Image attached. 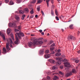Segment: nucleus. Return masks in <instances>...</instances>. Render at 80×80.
Wrapping results in <instances>:
<instances>
[{
    "label": "nucleus",
    "instance_id": "obj_1",
    "mask_svg": "<svg viewBox=\"0 0 80 80\" xmlns=\"http://www.w3.org/2000/svg\"><path fill=\"white\" fill-rule=\"evenodd\" d=\"M8 42L7 43V45H6V48L7 50H10V48H9V41L11 44H12L13 43V42H12V40L11 38H10L8 39V40H7Z\"/></svg>",
    "mask_w": 80,
    "mask_h": 80
},
{
    "label": "nucleus",
    "instance_id": "obj_2",
    "mask_svg": "<svg viewBox=\"0 0 80 80\" xmlns=\"http://www.w3.org/2000/svg\"><path fill=\"white\" fill-rule=\"evenodd\" d=\"M43 42L42 41H38L37 40H35L34 42V45H40V44H42Z\"/></svg>",
    "mask_w": 80,
    "mask_h": 80
},
{
    "label": "nucleus",
    "instance_id": "obj_3",
    "mask_svg": "<svg viewBox=\"0 0 80 80\" xmlns=\"http://www.w3.org/2000/svg\"><path fill=\"white\" fill-rule=\"evenodd\" d=\"M56 60L58 61L57 62V64L58 65H60V64H61L62 62H61V61L62 60V58H56Z\"/></svg>",
    "mask_w": 80,
    "mask_h": 80
},
{
    "label": "nucleus",
    "instance_id": "obj_4",
    "mask_svg": "<svg viewBox=\"0 0 80 80\" xmlns=\"http://www.w3.org/2000/svg\"><path fill=\"white\" fill-rule=\"evenodd\" d=\"M68 40H76V38H75V37H74L72 36H68Z\"/></svg>",
    "mask_w": 80,
    "mask_h": 80
},
{
    "label": "nucleus",
    "instance_id": "obj_5",
    "mask_svg": "<svg viewBox=\"0 0 80 80\" xmlns=\"http://www.w3.org/2000/svg\"><path fill=\"white\" fill-rule=\"evenodd\" d=\"M15 25H16V24L15 23H9V26L10 27H15V28H16L17 26Z\"/></svg>",
    "mask_w": 80,
    "mask_h": 80
},
{
    "label": "nucleus",
    "instance_id": "obj_6",
    "mask_svg": "<svg viewBox=\"0 0 80 80\" xmlns=\"http://www.w3.org/2000/svg\"><path fill=\"white\" fill-rule=\"evenodd\" d=\"M35 41H34L33 42V43L32 42H28V45L29 47H31V46H32V45H33L34 46H35L36 45H34V42Z\"/></svg>",
    "mask_w": 80,
    "mask_h": 80
},
{
    "label": "nucleus",
    "instance_id": "obj_7",
    "mask_svg": "<svg viewBox=\"0 0 80 80\" xmlns=\"http://www.w3.org/2000/svg\"><path fill=\"white\" fill-rule=\"evenodd\" d=\"M48 62H50V63H52V64H54V63H56V62L55 61L53 60L52 59H48Z\"/></svg>",
    "mask_w": 80,
    "mask_h": 80
},
{
    "label": "nucleus",
    "instance_id": "obj_8",
    "mask_svg": "<svg viewBox=\"0 0 80 80\" xmlns=\"http://www.w3.org/2000/svg\"><path fill=\"white\" fill-rule=\"evenodd\" d=\"M16 41L15 42V44H18V42L19 40L18 39V37L17 36V34H16Z\"/></svg>",
    "mask_w": 80,
    "mask_h": 80
},
{
    "label": "nucleus",
    "instance_id": "obj_9",
    "mask_svg": "<svg viewBox=\"0 0 80 80\" xmlns=\"http://www.w3.org/2000/svg\"><path fill=\"white\" fill-rule=\"evenodd\" d=\"M44 57L45 58L47 59L48 58H49L51 57V55H50V54H46L45 55Z\"/></svg>",
    "mask_w": 80,
    "mask_h": 80
},
{
    "label": "nucleus",
    "instance_id": "obj_10",
    "mask_svg": "<svg viewBox=\"0 0 80 80\" xmlns=\"http://www.w3.org/2000/svg\"><path fill=\"white\" fill-rule=\"evenodd\" d=\"M69 65H70V63L68 62H66L64 63V66L65 67H69Z\"/></svg>",
    "mask_w": 80,
    "mask_h": 80
},
{
    "label": "nucleus",
    "instance_id": "obj_11",
    "mask_svg": "<svg viewBox=\"0 0 80 80\" xmlns=\"http://www.w3.org/2000/svg\"><path fill=\"white\" fill-rule=\"evenodd\" d=\"M20 33H18V32H17L16 34H15V38L16 37V35H17V36H18L19 38H21V37H20Z\"/></svg>",
    "mask_w": 80,
    "mask_h": 80
},
{
    "label": "nucleus",
    "instance_id": "obj_12",
    "mask_svg": "<svg viewBox=\"0 0 80 80\" xmlns=\"http://www.w3.org/2000/svg\"><path fill=\"white\" fill-rule=\"evenodd\" d=\"M3 53H7V50L4 47L3 48Z\"/></svg>",
    "mask_w": 80,
    "mask_h": 80
},
{
    "label": "nucleus",
    "instance_id": "obj_13",
    "mask_svg": "<svg viewBox=\"0 0 80 80\" xmlns=\"http://www.w3.org/2000/svg\"><path fill=\"white\" fill-rule=\"evenodd\" d=\"M70 75H72V73H68L66 74L65 77H69V76H70Z\"/></svg>",
    "mask_w": 80,
    "mask_h": 80
},
{
    "label": "nucleus",
    "instance_id": "obj_14",
    "mask_svg": "<svg viewBox=\"0 0 80 80\" xmlns=\"http://www.w3.org/2000/svg\"><path fill=\"white\" fill-rule=\"evenodd\" d=\"M43 50H40L39 51V54L40 55H43Z\"/></svg>",
    "mask_w": 80,
    "mask_h": 80
},
{
    "label": "nucleus",
    "instance_id": "obj_15",
    "mask_svg": "<svg viewBox=\"0 0 80 80\" xmlns=\"http://www.w3.org/2000/svg\"><path fill=\"white\" fill-rule=\"evenodd\" d=\"M15 18L17 20H20V18H19V17L18 16L16 15L15 16Z\"/></svg>",
    "mask_w": 80,
    "mask_h": 80
},
{
    "label": "nucleus",
    "instance_id": "obj_16",
    "mask_svg": "<svg viewBox=\"0 0 80 80\" xmlns=\"http://www.w3.org/2000/svg\"><path fill=\"white\" fill-rule=\"evenodd\" d=\"M59 78H58V77L57 76H55L54 77V78H53L54 80H57L58 79H59Z\"/></svg>",
    "mask_w": 80,
    "mask_h": 80
},
{
    "label": "nucleus",
    "instance_id": "obj_17",
    "mask_svg": "<svg viewBox=\"0 0 80 80\" xmlns=\"http://www.w3.org/2000/svg\"><path fill=\"white\" fill-rule=\"evenodd\" d=\"M60 55H61V53H60V52H57L56 54V57H58L60 56Z\"/></svg>",
    "mask_w": 80,
    "mask_h": 80
},
{
    "label": "nucleus",
    "instance_id": "obj_18",
    "mask_svg": "<svg viewBox=\"0 0 80 80\" xmlns=\"http://www.w3.org/2000/svg\"><path fill=\"white\" fill-rule=\"evenodd\" d=\"M11 31V29L10 28H8L7 29V32L8 34H9L10 33V31Z\"/></svg>",
    "mask_w": 80,
    "mask_h": 80
},
{
    "label": "nucleus",
    "instance_id": "obj_19",
    "mask_svg": "<svg viewBox=\"0 0 80 80\" xmlns=\"http://www.w3.org/2000/svg\"><path fill=\"white\" fill-rule=\"evenodd\" d=\"M42 2V0H38L37 1V4H38V3H41Z\"/></svg>",
    "mask_w": 80,
    "mask_h": 80
},
{
    "label": "nucleus",
    "instance_id": "obj_20",
    "mask_svg": "<svg viewBox=\"0 0 80 80\" xmlns=\"http://www.w3.org/2000/svg\"><path fill=\"white\" fill-rule=\"evenodd\" d=\"M14 3H13V2L12 1H11L9 3V5H13Z\"/></svg>",
    "mask_w": 80,
    "mask_h": 80
},
{
    "label": "nucleus",
    "instance_id": "obj_21",
    "mask_svg": "<svg viewBox=\"0 0 80 80\" xmlns=\"http://www.w3.org/2000/svg\"><path fill=\"white\" fill-rule=\"evenodd\" d=\"M72 72L73 73H76L77 71L75 69H73L72 70Z\"/></svg>",
    "mask_w": 80,
    "mask_h": 80
},
{
    "label": "nucleus",
    "instance_id": "obj_22",
    "mask_svg": "<svg viewBox=\"0 0 80 80\" xmlns=\"http://www.w3.org/2000/svg\"><path fill=\"white\" fill-rule=\"evenodd\" d=\"M24 12H28V9L27 8H25L24 10Z\"/></svg>",
    "mask_w": 80,
    "mask_h": 80
},
{
    "label": "nucleus",
    "instance_id": "obj_23",
    "mask_svg": "<svg viewBox=\"0 0 80 80\" xmlns=\"http://www.w3.org/2000/svg\"><path fill=\"white\" fill-rule=\"evenodd\" d=\"M51 14L52 16H54V12H53V11L52 10H51Z\"/></svg>",
    "mask_w": 80,
    "mask_h": 80
},
{
    "label": "nucleus",
    "instance_id": "obj_24",
    "mask_svg": "<svg viewBox=\"0 0 80 80\" xmlns=\"http://www.w3.org/2000/svg\"><path fill=\"white\" fill-rule=\"evenodd\" d=\"M57 68H58V67H57V66H54L52 67L53 70H55L56 69H57Z\"/></svg>",
    "mask_w": 80,
    "mask_h": 80
},
{
    "label": "nucleus",
    "instance_id": "obj_25",
    "mask_svg": "<svg viewBox=\"0 0 80 80\" xmlns=\"http://www.w3.org/2000/svg\"><path fill=\"white\" fill-rule=\"evenodd\" d=\"M36 2H37V0H32L31 2L32 3H35Z\"/></svg>",
    "mask_w": 80,
    "mask_h": 80
},
{
    "label": "nucleus",
    "instance_id": "obj_26",
    "mask_svg": "<svg viewBox=\"0 0 80 80\" xmlns=\"http://www.w3.org/2000/svg\"><path fill=\"white\" fill-rule=\"evenodd\" d=\"M19 13H20L21 14H22L24 13V12H23V11L22 10H20L19 11Z\"/></svg>",
    "mask_w": 80,
    "mask_h": 80
},
{
    "label": "nucleus",
    "instance_id": "obj_27",
    "mask_svg": "<svg viewBox=\"0 0 80 80\" xmlns=\"http://www.w3.org/2000/svg\"><path fill=\"white\" fill-rule=\"evenodd\" d=\"M1 37H2L3 40H4V41H5L6 39H5V35H4V34H3Z\"/></svg>",
    "mask_w": 80,
    "mask_h": 80
},
{
    "label": "nucleus",
    "instance_id": "obj_28",
    "mask_svg": "<svg viewBox=\"0 0 80 80\" xmlns=\"http://www.w3.org/2000/svg\"><path fill=\"white\" fill-rule=\"evenodd\" d=\"M21 1H22V0H16V3H19L21 2Z\"/></svg>",
    "mask_w": 80,
    "mask_h": 80
},
{
    "label": "nucleus",
    "instance_id": "obj_29",
    "mask_svg": "<svg viewBox=\"0 0 80 80\" xmlns=\"http://www.w3.org/2000/svg\"><path fill=\"white\" fill-rule=\"evenodd\" d=\"M40 6H38L37 7V10L38 11V12H39L40 11Z\"/></svg>",
    "mask_w": 80,
    "mask_h": 80
},
{
    "label": "nucleus",
    "instance_id": "obj_30",
    "mask_svg": "<svg viewBox=\"0 0 80 80\" xmlns=\"http://www.w3.org/2000/svg\"><path fill=\"white\" fill-rule=\"evenodd\" d=\"M20 35L21 37H24V34L22 32H20Z\"/></svg>",
    "mask_w": 80,
    "mask_h": 80
},
{
    "label": "nucleus",
    "instance_id": "obj_31",
    "mask_svg": "<svg viewBox=\"0 0 80 80\" xmlns=\"http://www.w3.org/2000/svg\"><path fill=\"white\" fill-rule=\"evenodd\" d=\"M24 17H25V15H22V20H24V19H25Z\"/></svg>",
    "mask_w": 80,
    "mask_h": 80
},
{
    "label": "nucleus",
    "instance_id": "obj_32",
    "mask_svg": "<svg viewBox=\"0 0 80 80\" xmlns=\"http://www.w3.org/2000/svg\"><path fill=\"white\" fill-rule=\"evenodd\" d=\"M50 50L51 51H52V50H54V48L51 47L50 48Z\"/></svg>",
    "mask_w": 80,
    "mask_h": 80
},
{
    "label": "nucleus",
    "instance_id": "obj_33",
    "mask_svg": "<svg viewBox=\"0 0 80 80\" xmlns=\"http://www.w3.org/2000/svg\"><path fill=\"white\" fill-rule=\"evenodd\" d=\"M55 13H56V15L58 16V12L57 11V10L56 9L55 10Z\"/></svg>",
    "mask_w": 80,
    "mask_h": 80
},
{
    "label": "nucleus",
    "instance_id": "obj_34",
    "mask_svg": "<svg viewBox=\"0 0 80 80\" xmlns=\"http://www.w3.org/2000/svg\"><path fill=\"white\" fill-rule=\"evenodd\" d=\"M59 18H60V19H63V18H64V17L62 16H60L59 17Z\"/></svg>",
    "mask_w": 80,
    "mask_h": 80
},
{
    "label": "nucleus",
    "instance_id": "obj_35",
    "mask_svg": "<svg viewBox=\"0 0 80 80\" xmlns=\"http://www.w3.org/2000/svg\"><path fill=\"white\" fill-rule=\"evenodd\" d=\"M50 51L49 50H47L46 51V53H48Z\"/></svg>",
    "mask_w": 80,
    "mask_h": 80
},
{
    "label": "nucleus",
    "instance_id": "obj_36",
    "mask_svg": "<svg viewBox=\"0 0 80 80\" xmlns=\"http://www.w3.org/2000/svg\"><path fill=\"white\" fill-rule=\"evenodd\" d=\"M72 27H73V25H72V24L70 25L69 26V28H71V29H72L73 28H72Z\"/></svg>",
    "mask_w": 80,
    "mask_h": 80
},
{
    "label": "nucleus",
    "instance_id": "obj_37",
    "mask_svg": "<svg viewBox=\"0 0 80 80\" xmlns=\"http://www.w3.org/2000/svg\"><path fill=\"white\" fill-rule=\"evenodd\" d=\"M47 80H50V77L49 76H47Z\"/></svg>",
    "mask_w": 80,
    "mask_h": 80
},
{
    "label": "nucleus",
    "instance_id": "obj_38",
    "mask_svg": "<svg viewBox=\"0 0 80 80\" xmlns=\"http://www.w3.org/2000/svg\"><path fill=\"white\" fill-rule=\"evenodd\" d=\"M62 62H68V60H67V59H65L62 60Z\"/></svg>",
    "mask_w": 80,
    "mask_h": 80
},
{
    "label": "nucleus",
    "instance_id": "obj_39",
    "mask_svg": "<svg viewBox=\"0 0 80 80\" xmlns=\"http://www.w3.org/2000/svg\"><path fill=\"white\" fill-rule=\"evenodd\" d=\"M5 3H8L9 2L8 0H5Z\"/></svg>",
    "mask_w": 80,
    "mask_h": 80
},
{
    "label": "nucleus",
    "instance_id": "obj_40",
    "mask_svg": "<svg viewBox=\"0 0 80 80\" xmlns=\"http://www.w3.org/2000/svg\"><path fill=\"white\" fill-rule=\"evenodd\" d=\"M11 36H12V38L13 39V40L14 41L15 40L14 39V38H13V34H11Z\"/></svg>",
    "mask_w": 80,
    "mask_h": 80
},
{
    "label": "nucleus",
    "instance_id": "obj_41",
    "mask_svg": "<svg viewBox=\"0 0 80 80\" xmlns=\"http://www.w3.org/2000/svg\"><path fill=\"white\" fill-rule=\"evenodd\" d=\"M43 39V38H40L38 39V40H42V39Z\"/></svg>",
    "mask_w": 80,
    "mask_h": 80
},
{
    "label": "nucleus",
    "instance_id": "obj_42",
    "mask_svg": "<svg viewBox=\"0 0 80 80\" xmlns=\"http://www.w3.org/2000/svg\"><path fill=\"white\" fill-rule=\"evenodd\" d=\"M18 29H19V30H20V29L21 28V26H19L18 27Z\"/></svg>",
    "mask_w": 80,
    "mask_h": 80
},
{
    "label": "nucleus",
    "instance_id": "obj_43",
    "mask_svg": "<svg viewBox=\"0 0 80 80\" xmlns=\"http://www.w3.org/2000/svg\"><path fill=\"white\" fill-rule=\"evenodd\" d=\"M41 13L42 15H44V16H45V14H44V12H43V11H41Z\"/></svg>",
    "mask_w": 80,
    "mask_h": 80
},
{
    "label": "nucleus",
    "instance_id": "obj_44",
    "mask_svg": "<svg viewBox=\"0 0 80 80\" xmlns=\"http://www.w3.org/2000/svg\"><path fill=\"white\" fill-rule=\"evenodd\" d=\"M56 20H58V21L59 20V18H58V17H57V16L56 17Z\"/></svg>",
    "mask_w": 80,
    "mask_h": 80
},
{
    "label": "nucleus",
    "instance_id": "obj_45",
    "mask_svg": "<svg viewBox=\"0 0 80 80\" xmlns=\"http://www.w3.org/2000/svg\"><path fill=\"white\" fill-rule=\"evenodd\" d=\"M30 13H31V14H33V10L31 11L30 12Z\"/></svg>",
    "mask_w": 80,
    "mask_h": 80
},
{
    "label": "nucleus",
    "instance_id": "obj_46",
    "mask_svg": "<svg viewBox=\"0 0 80 80\" xmlns=\"http://www.w3.org/2000/svg\"><path fill=\"white\" fill-rule=\"evenodd\" d=\"M54 53H55V52H54V51H52V52L50 54V55H51V54H54Z\"/></svg>",
    "mask_w": 80,
    "mask_h": 80
},
{
    "label": "nucleus",
    "instance_id": "obj_47",
    "mask_svg": "<svg viewBox=\"0 0 80 80\" xmlns=\"http://www.w3.org/2000/svg\"><path fill=\"white\" fill-rule=\"evenodd\" d=\"M55 43H53L52 44L51 47H54V46H55Z\"/></svg>",
    "mask_w": 80,
    "mask_h": 80
},
{
    "label": "nucleus",
    "instance_id": "obj_48",
    "mask_svg": "<svg viewBox=\"0 0 80 80\" xmlns=\"http://www.w3.org/2000/svg\"><path fill=\"white\" fill-rule=\"evenodd\" d=\"M59 73H60V74H61V75H63V73H62V72L60 71L59 72Z\"/></svg>",
    "mask_w": 80,
    "mask_h": 80
},
{
    "label": "nucleus",
    "instance_id": "obj_49",
    "mask_svg": "<svg viewBox=\"0 0 80 80\" xmlns=\"http://www.w3.org/2000/svg\"><path fill=\"white\" fill-rule=\"evenodd\" d=\"M79 62V60H76L75 61V62H76V63H78Z\"/></svg>",
    "mask_w": 80,
    "mask_h": 80
},
{
    "label": "nucleus",
    "instance_id": "obj_50",
    "mask_svg": "<svg viewBox=\"0 0 80 80\" xmlns=\"http://www.w3.org/2000/svg\"><path fill=\"white\" fill-rule=\"evenodd\" d=\"M51 0H46V2L47 3H48Z\"/></svg>",
    "mask_w": 80,
    "mask_h": 80
},
{
    "label": "nucleus",
    "instance_id": "obj_51",
    "mask_svg": "<svg viewBox=\"0 0 80 80\" xmlns=\"http://www.w3.org/2000/svg\"><path fill=\"white\" fill-rule=\"evenodd\" d=\"M33 18V16H31L30 17H29V18L31 19V18Z\"/></svg>",
    "mask_w": 80,
    "mask_h": 80
},
{
    "label": "nucleus",
    "instance_id": "obj_52",
    "mask_svg": "<svg viewBox=\"0 0 80 80\" xmlns=\"http://www.w3.org/2000/svg\"><path fill=\"white\" fill-rule=\"evenodd\" d=\"M0 35L1 36H2V35H3L4 34L2 33V32H1L0 31Z\"/></svg>",
    "mask_w": 80,
    "mask_h": 80
},
{
    "label": "nucleus",
    "instance_id": "obj_53",
    "mask_svg": "<svg viewBox=\"0 0 80 80\" xmlns=\"http://www.w3.org/2000/svg\"><path fill=\"white\" fill-rule=\"evenodd\" d=\"M15 32H18V31H19V30H18L17 29H15Z\"/></svg>",
    "mask_w": 80,
    "mask_h": 80
},
{
    "label": "nucleus",
    "instance_id": "obj_54",
    "mask_svg": "<svg viewBox=\"0 0 80 80\" xmlns=\"http://www.w3.org/2000/svg\"><path fill=\"white\" fill-rule=\"evenodd\" d=\"M47 7H49V3L48 2H47Z\"/></svg>",
    "mask_w": 80,
    "mask_h": 80
},
{
    "label": "nucleus",
    "instance_id": "obj_55",
    "mask_svg": "<svg viewBox=\"0 0 80 80\" xmlns=\"http://www.w3.org/2000/svg\"><path fill=\"white\" fill-rule=\"evenodd\" d=\"M51 0V2L53 4V0Z\"/></svg>",
    "mask_w": 80,
    "mask_h": 80
},
{
    "label": "nucleus",
    "instance_id": "obj_56",
    "mask_svg": "<svg viewBox=\"0 0 80 80\" xmlns=\"http://www.w3.org/2000/svg\"><path fill=\"white\" fill-rule=\"evenodd\" d=\"M60 68H63V66H60Z\"/></svg>",
    "mask_w": 80,
    "mask_h": 80
},
{
    "label": "nucleus",
    "instance_id": "obj_57",
    "mask_svg": "<svg viewBox=\"0 0 80 80\" xmlns=\"http://www.w3.org/2000/svg\"><path fill=\"white\" fill-rule=\"evenodd\" d=\"M58 53H59V52H60V50L58 49Z\"/></svg>",
    "mask_w": 80,
    "mask_h": 80
},
{
    "label": "nucleus",
    "instance_id": "obj_58",
    "mask_svg": "<svg viewBox=\"0 0 80 80\" xmlns=\"http://www.w3.org/2000/svg\"><path fill=\"white\" fill-rule=\"evenodd\" d=\"M41 34H42V35H44V32H42L41 33Z\"/></svg>",
    "mask_w": 80,
    "mask_h": 80
},
{
    "label": "nucleus",
    "instance_id": "obj_59",
    "mask_svg": "<svg viewBox=\"0 0 80 80\" xmlns=\"http://www.w3.org/2000/svg\"><path fill=\"white\" fill-rule=\"evenodd\" d=\"M39 32H40V33L42 32V30H39Z\"/></svg>",
    "mask_w": 80,
    "mask_h": 80
},
{
    "label": "nucleus",
    "instance_id": "obj_60",
    "mask_svg": "<svg viewBox=\"0 0 80 80\" xmlns=\"http://www.w3.org/2000/svg\"><path fill=\"white\" fill-rule=\"evenodd\" d=\"M53 41H51L50 42V44H52V43H53Z\"/></svg>",
    "mask_w": 80,
    "mask_h": 80
},
{
    "label": "nucleus",
    "instance_id": "obj_61",
    "mask_svg": "<svg viewBox=\"0 0 80 80\" xmlns=\"http://www.w3.org/2000/svg\"><path fill=\"white\" fill-rule=\"evenodd\" d=\"M35 17L36 18H37V17H38V15H36L35 16Z\"/></svg>",
    "mask_w": 80,
    "mask_h": 80
},
{
    "label": "nucleus",
    "instance_id": "obj_62",
    "mask_svg": "<svg viewBox=\"0 0 80 80\" xmlns=\"http://www.w3.org/2000/svg\"><path fill=\"white\" fill-rule=\"evenodd\" d=\"M10 47H12V44H10Z\"/></svg>",
    "mask_w": 80,
    "mask_h": 80
},
{
    "label": "nucleus",
    "instance_id": "obj_63",
    "mask_svg": "<svg viewBox=\"0 0 80 80\" xmlns=\"http://www.w3.org/2000/svg\"><path fill=\"white\" fill-rule=\"evenodd\" d=\"M78 53H80V50L78 51Z\"/></svg>",
    "mask_w": 80,
    "mask_h": 80
},
{
    "label": "nucleus",
    "instance_id": "obj_64",
    "mask_svg": "<svg viewBox=\"0 0 80 80\" xmlns=\"http://www.w3.org/2000/svg\"><path fill=\"white\" fill-rule=\"evenodd\" d=\"M19 10H20V9H22V7H20V8H19Z\"/></svg>",
    "mask_w": 80,
    "mask_h": 80
}]
</instances>
